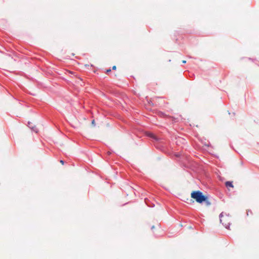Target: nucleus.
I'll return each mask as SVG.
<instances>
[{
    "label": "nucleus",
    "instance_id": "nucleus-1",
    "mask_svg": "<svg viewBox=\"0 0 259 259\" xmlns=\"http://www.w3.org/2000/svg\"><path fill=\"white\" fill-rule=\"evenodd\" d=\"M191 197L194 199L198 203H201L205 202L207 206L210 204L208 200L207 197L203 195L200 191H193L191 194Z\"/></svg>",
    "mask_w": 259,
    "mask_h": 259
},
{
    "label": "nucleus",
    "instance_id": "nucleus-2",
    "mask_svg": "<svg viewBox=\"0 0 259 259\" xmlns=\"http://www.w3.org/2000/svg\"><path fill=\"white\" fill-rule=\"evenodd\" d=\"M220 222L226 228H229L230 225L231 217L223 212L220 215Z\"/></svg>",
    "mask_w": 259,
    "mask_h": 259
},
{
    "label": "nucleus",
    "instance_id": "nucleus-3",
    "mask_svg": "<svg viewBox=\"0 0 259 259\" xmlns=\"http://www.w3.org/2000/svg\"><path fill=\"white\" fill-rule=\"evenodd\" d=\"M225 185H226V186L227 187V188H229V187H231V188H233V184H232V182H230V181H227L225 183Z\"/></svg>",
    "mask_w": 259,
    "mask_h": 259
},
{
    "label": "nucleus",
    "instance_id": "nucleus-4",
    "mask_svg": "<svg viewBox=\"0 0 259 259\" xmlns=\"http://www.w3.org/2000/svg\"><path fill=\"white\" fill-rule=\"evenodd\" d=\"M147 136L154 139H156V137L152 133H149L147 134Z\"/></svg>",
    "mask_w": 259,
    "mask_h": 259
},
{
    "label": "nucleus",
    "instance_id": "nucleus-5",
    "mask_svg": "<svg viewBox=\"0 0 259 259\" xmlns=\"http://www.w3.org/2000/svg\"><path fill=\"white\" fill-rule=\"evenodd\" d=\"M252 211L251 210H247V215H249V214H252Z\"/></svg>",
    "mask_w": 259,
    "mask_h": 259
},
{
    "label": "nucleus",
    "instance_id": "nucleus-6",
    "mask_svg": "<svg viewBox=\"0 0 259 259\" xmlns=\"http://www.w3.org/2000/svg\"><path fill=\"white\" fill-rule=\"evenodd\" d=\"M252 211L251 210H247V215H249V214H252Z\"/></svg>",
    "mask_w": 259,
    "mask_h": 259
},
{
    "label": "nucleus",
    "instance_id": "nucleus-7",
    "mask_svg": "<svg viewBox=\"0 0 259 259\" xmlns=\"http://www.w3.org/2000/svg\"><path fill=\"white\" fill-rule=\"evenodd\" d=\"M92 124L94 126L95 125V120H93L92 121Z\"/></svg>",
    "mask_w": 259,
    "mask_h": 259
},
{
    "label": "nucleus",
    "instance_id": "nucleus-8",
    "mask_svg": "<svg viewBox=\"0 0 259 259\" xmlns=\"http://www.w3.org/2000/svg\"><path fill=\"white\" fill-rule=\"evenodd\" d=\"M106 72L107 73H108L109 72H111V69H107Z\"/></svg>",
    "mask_w": 259,
    "mask_h": 259
},
{
    "label": "nucleus",
    "instance_id": "nucleus-9",
    "mask_svg": "<svg viewBox=\"0 0 259 259\" xmlns=\"http://www.w3.org/2000/svg\"><path fill=\"white\" fill-rule=\"evenodd\" d=\"M116 69V66H113L112 67V69H113V70H115Z\"/></svg>",
    "mask_w": 259,
    "mask_h": 259
},
{
    "label": "nucleus",
    "instance_id": "nucleus-10",
    "mask_svg": "<svg viewBox=\"0 0 259 259\" xmlns=\"http://www.w3.org/2000/svg\"><path fill=\"white\" fill-rule=\"evenodd\" d=\"M60 162L62 164H64V161H63V160H61L60 161Z\"/></svg>",
    "mask_w": 259,
    "mask_h": 259
},
{
    "label": "nucleus",
    "instance_id": "nucleus-11",
    "mask_svg": "<svg viewBox=\"0 0 259 259\" xmlns=\"http://www.w3.org/2000/svg\"><path fill=\"white\" fill-rule=\"evenodd\" d=\"M76 121L75 120H73L72 121V124H75L76 123H75Z\"/></svg>",
    "mask_w": 259,
    "mask_h": 259
},
{
    "label": "nucleus",
    "instance_id": "nucleus-12",
    "mask_svg": "<svg viewBox=\"0 0 259 259\" xmlns=\"http://www.w3.org/2000/svg\"><path fill=\"white\" fill-rule=\"evenodd\" d=\"M182 62H183V63H186V60H183Z\"/></svg>",
    "mask_w": 259,
    "mask_h": 259
},
{
    "label": "nucleus",
    "instance_id": "nucleus-13",
    "mask_svg": "<svg viewBox=\"0 0 259 259\" xmlns=\"http://www.w3.org/2000/svg\"><path fill=\"white\" fill-rule=\"evenodd\" d=\"M73 126H74V127H76V126H75V125H73Z\"/></svg>",
    "mask_w": 259,
    "mask_h": 259
},
{
    "label": "nucleus",
    "instance_id": "nucleus-14",
    "mask_svg": "<svg viewBox=\"0 0 259 259\" xmlns=\"http://www.w3.org/2000/svg\"><path fill=\"white\" fill-rule=\"evenodd\" d=\"M74 55H75V54H73V53H72V56H74Z\"/></svg>",
    "mask_w": 259,
    "mask_h": 259
}]
</instances>
